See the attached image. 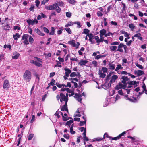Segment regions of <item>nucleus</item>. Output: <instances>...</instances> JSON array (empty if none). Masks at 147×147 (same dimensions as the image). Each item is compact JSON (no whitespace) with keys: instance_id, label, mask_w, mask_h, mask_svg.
<instances>
[{"instance_id":"nucleus-33","label":"nucleus","mask_w":147,"mask_h":147,"mask_svg":"<svg viewBox=\"0 0 147 147\" xmlns=\"http://www.w3.org/2000/svg\"><path fill=\"white\" fill-rule=\"evenodd\" d=\"M60 113L62 116L63 120L66 121L69 119V118L68 117H65L63 116L62 112H60Z\"/></svg>"},{"instance_id":"nucleus-16","label":"nucleus","mask_w":147,"mask_h":147,"mask_svg":"<svg viewBox=\"0 0 147 147\" xmlns=\"http://www.w3.org/2000/svg\"><path fill=\"white\" fill-rule=\"evenodd\" d=\"M61 110L62 111H68V110L67 109V103L65 102V104L61 108Z\"/></svg>"},{"instance_id":"nucleus-5","label":"nucleus","mask_w":147,"mask_h":147,"mask_svg":"<svg viewBox=\"0 0 147 147\" xmlns=\"http://www.w3.org/2000/svg\"><path fill=\"white\" fill-rule=\"evenodd\" d=\"M127 46L126 45H124L123 43H121L118 46V49L117 50L121 52H123V48L125 50Z\"/></svg>"},{"instance_id":"nucleus-20","label":"nucleus","mask_w":147,"mask_h":147,"mask_svg":"<svg viewBox=\"0 0 147 147\" xmlns=\"http://www.w3.org/2000/svg\"><path fill=\"white\" fill-rule=\"evenodd\" d=\"M135 37H137L138 39L141 40L142 39V38L141 36V35L140 33H138L134 35Z\"/></svg>"},{"instance_id":"nucleus-32","label":"nucleus","mask_w":147,"mask_h":147,"mask_svg":"<svg viewBox=\"0 0 147 147\" xmlns=\"http://www.w3.org/2000/svg\"><path fill=\"white\" fill-rule=\"evenodd\" d=\"M123 67L121 66V65L119 64L117 65V67H116V68L115 69V71H117L119 69H123Z\"/></svg>"},{"instance_id":"nucleus-52","label":"nucleus","mask_w":147,"mask_h":147,"mask_svg":"<svg viewBox=\"0 0 147 147\" xmlns=\"http://www.w3.org/2000/svg\"><path fill=\"white\" fill-rule=\"evenodd\" d=\"M43 30L45 32H46L47 33H48L49 32V30L46 27H43Z\"/></svg>"},{"instance_id":"nucleus-30","label":"nucleus","mask_w":147,"mask_h":147,"mask_svg":"<svg viewBox=\"0 0 147 147\" xmlns=\"http://www.w3.org/2000/svg\"><path fill=\"white\" fill-rule=\"evenodd\" d=\"M51 30L49 33V34L51 35H53L55 33V29L54 28L52 27Z\"/></svg>"},{"instance_id":"nucleus-6","label":"nucleus","mask_w":147,"mask_h":147,"mask_svg":"<svg viewBox=\"0 0 147 147\" xmlns=\"http://www.w3.org/2000/svg\"><path fill=\"white\" fill-rule=\"evenodd\" d=\"M82 95L80 93H76L75 94L74 97L76 100L80 103H81L82 99L81 98Z\"/></svg>"},{"instance_id":"nucleus-57","label":"nucleus","mask_w":147,"mask_h":147,"mask_svg":"<svg viewBox=\"0 0 147 147\" xmlns=\"http://www.w3.org/2000/svg\"><path fill=\"white\" fill-rule=\"evenodd\" d=\"M35 117L34 115H33L32 116V118L30 121V123H32L35 120Z\"/></svg>"},{"instance_id":"nucleus-38","label":"nucleus","mask_w":147,"mask_h":147,"mask_svg":"<svg viewBox=\"0 0 147 147\" xmlns=\"http://www.w3.org/2000/svg\"><path fill=\"white\" fill-rule=\"evenodd\" d=\"M119 84L120 85V86L121 88H123L125 89L126 86V84H123L122 82L119 83Z\"/></svg>"},{"instance_id":"nucleus-13","label":"nucleus","mask_w":147,"mask_h":147,"mask_svg":"<svg viewBox=\"0 0 147 147\" xmlns=\"http://www.w3.org/2000/svg\"><path fill=\"white\" fill-rule=\"evenodd\" d=\"M34 32L39 36H44V34L38 28L35 29Z\"/></svg>"},{"instance_id":"nucleus-60","label":"nucleus","mask_w":147,"mask_h":147,"mask_svg":"<svg viewBox=\"0 0 147 147\" xmlns=\"http://www.w3.org/2000/svg\"><path fill=\"white\" fill-rule=\"evenodd\" d=\"M115 92V91L114 90H111V92H110V96H112L113 95Z\"/></svg>"},{"instance_id":"nucleus-39","label":"nucleus","mask_w":147,"mask_h":147,"mask_svg":"<svg viewBox=\"0 0 147 147\" xmlns=\"http://www.w3.org/2000/svg\"><path fill=\"white\" fill-rule=\"evenodd\" d=\"M103 138H104V137L103 138L98 137L97 138H94L93 140V141H100L102 140Z\"/></svg>"},{"instance_id":"nucleus-56","label":"nucleus","mask_w":147,"mask_h":147,"mask_svg":"<svg viewBox=\"0 0 147 147\" xmlns=\"http://www.w3.org/2000/svg\"><path fill=\"white\" fill-rule=\"evenodd\" d=\"M120 97L118 95H117L116 96V97L115 98L114 102H115L118 100L120 99Z\"/></svg>"},{"instance_id":"nucleus-58","label":"nucleus","mask_w":147,"mask_h":147,"mask_svg":"<svg viewBox=\"0 0 147 147\" xmlns=\"http://www.w3.org/2000/svg\"><path fill=\"white\" fill-rule=\"evenodd\" d=\"M66 16L69 18H70L71 15V13L69 12H66Z\"/></svg>"},{"instance_id":"nucleus-7","label":"nucleus","mask_w":147,"mask_h":147,"mask_svg":"<svg viewBox=\"0 0 147 147\" xmlns=\"http://www.w3.org/2000/svg\"><path fill=\"white\" fill-rule=\"evenodd\" d=\"M28 35L25 34L22 37V40H23V42L26 45L29 44V42L28 40Z\"/></svg>"},{"instance_id":"nucleus-27","label":"nucleus","mask_w":147,"mask_h":147,"mask_svg":"<svg viewBox=\"0 0 147 147\" xmlns=\"http://www.w3.org/2000/svg\"><path fill=\"white\" fill-rule=\"evenodd\" d=\"M98 74L100 75V77L102 78H104L106 74L102 73V71L99 70V71Z\"/></svg>"},{"instance_id":"nucleus-4","label":"nucleus","mask_w":147,"mask_h":147,"mask_svg":"<svg viewBox=\"0 0 147 147\" xmlns=\"http://www.w3.org/2000/svg\"><path fill=\"white\" fill-rule=\"evenodd\" d=\"M60 101L62 102L64 101L65 102L67 103L68 101V99L67 97H66L65 95L63 93H61L60 94Z\"/></svg>"},{"instance_id":"nucleus-63","label":"nucleus","mask_w":147,"mask_h":147,"mask_svg":"<svg viewBox=\"0 0 147 147\" xmlns=\"http://www.w3.org/2000/svg\"><path fill=\"white\" fill-rule=\"evenodd\" d=\"M4 57V55L3 53H0V61L2 60Z\"/></svg>"},{"instance_id":"nucleus-64","label":"nucleus","mask_w":147,"mask_h":147,"mask_svg":"<svg viewBox=\"0 0 147 147\" xmlns=\"http://www.w3.org/2000/svg\"><path fill=\"white\" fill-rule=\"evenodd\" d=\"M97 14L98 16H102L103 15V14L100 11H98Z\"/></svg>"},{"instance_id":"nucleus-59","label":"nucleus","mask_w":147,"mask_h":147,"mask_svg":"<svg viewBox=\"0 0 147 147\" xmlns=\"http://www.w3.org/2000/svg\"><path fill=\"white\" fill-rule=\"evenodd\" d=\"M35 3L36 6L37 7H38L40 3L39 1L38 0H36L35 1Z\"/></svg>"},{"instance_id":"nucleus-10","label":"nucleus","mask_w":147,"mask_h":147,"mask_svg":"<svg viewBox=\"0 0 147 147\" xmlns=\"http://www.w3.org/2000/svg\"><path fill=\"white\" fill-rule=\"evenodd\" d=\"M135 75L138 76H140L144 74V73L143 71L140 70H135L134 71Z\"/></svg>"},{"instance_id":"nucleus-3","label":"nucleus","mask_w":147,"mask_h":147,"mask_svg":"<svg viewBox=\"0 0 147 147\" xmlns=\"http://www.w3.org/2000/svg\"><path fill=\"white\" fill-rule=\"evenodd\" d=\"M118 78V77L117 76L115 75H113L111 78V80L109 82V83L108 84V86H110L111 84L114 82Z\"/></svg>"},{"instance_id":"nucleus-29","label":"nucleus","mask_w":147,"mask_h":147,"mask_svg":"<svg viewBox=\"0 0 147 147\" xmlns=\"http://www.w3.org/2000/svg\"><path fill=\"white\" fill-rule=\"evenodd\" d=\"M55 80L53 79H52L51 82L49 84V86L47 87V88L48 89L50 85L52 86H53L55 84Z\"/></svg>"},{"instance_id":"nucleus-25","label":"nucleus","mask_w":147,"mask_h":147,"mask_svg":"<svg viewBox=\"0 0 147 147\" xmlns=\"http://www.w3.org/2000/svg\"><path fill=\"white\" fill-rule=\"evenodd\" d=\"M74 23L71 21L68 22L65 26V27H67L73 26L74 25Z\"/></svg>"},{"instance_id":"nucleus-46","label":"nucleus","mask_w":147,"mask_h":147,"mask_svg":"<svg viewBox=\"0 0 147 147\" xmlns=\"http://www.w3.org/2000/svg\"><path fill=\"white\" fill-rule=\"evenodd\" d=\"M11 28L8 24H7L5 26H4V29L5 30H7L10 29Z\"/></svg>"},{"instance_id":"nucleus-34","label":"nucleus","mask_w":147,"mask_h":147,"mask_svg":"<svg viewBox=\"0 0 147 147\" xmlns=\"http://www.w3.org/2000/svg\"><path fill=\"white\" fill-rule=\"evenodd\" d=\"M105 55H98L95 57V59H98L100 58L105 57Z\"/></svg>"},{"instance_id":"nucleus-12","label":"nucleus","mask_w":147,"mask_h":147,"mask_svg":"<svg viewBox=\"0 0 147 147\" xmlns=\"http://www.w3.org/2000/svg\"><path fill=\"white\" fill-rule=\"evenodd\" d=\"M64 70L65 71V76L67 77H69V75L71 72V70L69 68H66L64 69Z\"/></svg>"},{"instance_id":"nucleus-49","label":"nucleus","mask_w":147,"mask_h":147,"mask_svg":"<svg viewBox=\"0 0 147 147\" xmlns=\"http://www.w3.org/2000/svg\"><path fill=\"white\" fill-rule=\"evenodd\" d=\"M110 23L111 24L114 25L115 26H116L117 25V23L115 21H111L110 22Z\"/></svg>"},{"instance_id":"nucleus-26","label":"nucleus","mask_w":147,"mask_h":147,"mask_svg":"<svg viewBox=\"0 0 147 147\" xmlns=\"http://www.w3.org/2000/svg\"><path fill=\"white\" fill-rule=\"evenodd\" d=\"M20 35L18 33H17L16 34L13 35V37L14 40H17L20 37Z\"/></svg>"},{"instance_id":"nucleus-51","label":"nucleus","mask_w":147,"mask_h":147,"mask_svg":"<svg viewBox=\"0 0 147 147\" xmlns=\"http://www.w3.org/2000/svg\"><path fill=\"white\" fill-rule=\"evenodd\" d=\"M73 122V120H70L66 122V125H70Z\"/></svg>"},{"instance_id":"nucleus-2","label":"nucleus","mask_w":147,"mask_h":147,"mask_svg":"<svg viewBox=\"0 0 147 147\" xmlns=\"http://www.w3.org/2000/svg\"><path fill=\"white\" fill-rule=\"evenodd\" d=\"M58 7V5L57 3L54 4L52 5L45 6V8L47 10H53L56 9Z\"/></svg>"},{"instance_id":"nucleus-9","label":"nucleus","mask_w":147,"mask_h":147,"mask_svg":"<svg viewBox=\"0 0 147 147\" xmlns=\"http://www.w3.org/2000/svg\"><path fill=\"white\" fill-rule=\"evenodd\" d=\"M9 87V81L5 80L4 82L3 88L5 90H8Z\"/></svg>"},{"instance_id":"nucleus-45","label":"nucleus","mask_w":147,"mask_h":147,"mask_svg":"<svg viewBox=\"0 0 147 147\" xmlns=\"http://www.w3.org/2000/svg\"><path fill=\"white\" fill-rule=\"evenodd\" d=\"M74 24H77L78 25L77 27L78 28H80L81 27L80 25V22H76L74 23Z\"/></svg>"},{"instance_id":"nucleus-22","label":"nucleus","mask_w":147,"mask_h":147,"mask_svg":"<svg viewBox=\"0 0 147 147\" xmlns=\"http://www.w3.org/2000/svg\"><path fill=\"white\" fill-rule=\"evenodd\" d=\"M126 99L128 100H129L132 102H135L137 101L136 99L134 97H133L132 99H131L127 97V96H126Z\"/></svg>"},{"instance_id":"nucleus-62","label":"nucleus","mask_w":147,"mask_h":147,"mask_svg":"<svg viewBox=\"0 0 147 147\" xmlns=\"http://www.w3.org/2000/svg\"><path fill=\"white\" fill-rule=\"evenodd\" d=\"M124 36L125 37L127 38H130V37L128 34L126 32L124 34Z\"/></svg>"},{"instance_id":"nucleus-14","label":"nucleus","mask_w":147,"mask_h":147,"mask_svg":"<svg viewBox=\"0 0 147 147\" xmlns=\"http://www.w3.org/2000/svg\"><path fill=\"white\" fill-rule=\"evenodd\" d=\"M122 80L121 81L122 83L127 85L126 82L128 81V78L127 77L123 76L122 77Z\"/></svg>"},{"instance_id":"nucleus-17","label":"nucleus","mask_w":147,"mask_h":147,"mask_svg":"<svg viewBox=\"0 0 147 147\" xmlns=\"http://www.w3.org/2000/svg\"><path fill=\"white\" fill-rule=\"evenodd\" d=\"M87 36L89 38V40L92 42L94 37L93 34L92 33H90L89 34H87Z\"/></svg>"},{"instance_id":"nucleus-40","label":"nucleus","mask_w":147,"mask_h":147,"mask_svg":"<svg viewBox=\"0 0 147 147\" xmlns=\"http://www.w3.org/2000/svg\"><path fill=\"white\" fill-rule=\"evenodd\" d=\"M115 68V65H114L112 64L109 65V69H110L114 70Z\"/></svg>"},{"instance_id":"nucleus-1","label":"nucleus","mask_w":147,"mask_h":147,"mask_svg":"<svg viewBox=\"0 0 147 147\" xmlns=\"http://www.w3.org/2000/svg\"><path fill=\"white\" fill-rule=\"evenodd\" d=\"M23 79L26 82H29L31 79V73L29 71L26 70L23 75Z\"/></svg>"},{"instance_id":"nucleus-47","label":"nucleus","mask_w":147,"mask_h":147,"mask_svg":"<svg viewBox=\"0 0 147 147\" xmlns=\"http://www.w3.org/2000/svg\"><path fill=\"white\" fill-rule=\"evenodd\" d=\"M35 65L36 66H38L39 67H42V65L41 63L37 61L36 62Z\"/></svg>"},{"instance_id":"nucleus-41","label":"nucleus","mask_w":147,"mask_h":147,"mask_svg":"<svg viewBox=\"0 0 147 147\" xmlns=\"http://www.w3.org/2000/svg\"><path fill=\"white\" fill-rule=\"evenodd\" d=\"M136 65L137 67H138L140 69H143V67L141 65L139 64L138 63H136Z\"/></svg>"},{"instance_id":"nucleus-50","label":"nucleus","mask_w":147,"mask_h":147,"mask_svg":"<svg viewBox=\"0 0 147 147\" xmlns=\"http://www.w3.org/2000/svg\"><path fill=\"white\" fill-rule=\"evenodd\" d=\"M129 27L133 30L134 29V28L135 26L133 24H130L129 25Z\"/></svg>"},{"instance_id":"nucleus-37","label":"nucleus","mask_w":147,"mask_h":147,"mask_svg":"<svg viewBox=\"0 0 147 147\" xmlns=\"http://www.w3.org/2000/svg\"><path fill=\"white\" fill-rule=\"evenodd\" d=\"M28 40L30 43L31 44L33 43L34 41L33 38L31 36H29Z\"/></svg>"},{"instance_id":"nucleus-55","label":"nucleus","mask_w":147,"mask_h":147,"mask_svg":"<svg viewBox=\"0 0 147 147\" xmlns=\"http://www.w3.org/2000/svg\"><path fill=\"white\" fill-rule=\"evenodd\" d=\"M70 133L72 134H75V132L74 131H73V128H72V127H70Z\"/></svg>"},{"instance_id":"nucleus-48","label":"nucleus","mask_w":147,"mask_h":147,"mask_svg":"<svg viewBox=\"0 0 147 147\" xmlns=\"http://www.w3.org/2000/svg\"><path fill=\"white\" fill-rule=\"evenodd\" d=\"M80 43L79 42H77L76 43H74L73 46L75 47L77 49Z\"/></svg>"},{"instance_id":"nucleus-44","label":"nucleus","mask_w":147,"mask_h":147,"mask_svg":"<svg viewBox=\"0 0 147 147\" xmlns=\"http://www.w3.org/2000/svg\"><path fill=\"white\" fill-rule=\"evenodd\" d=\"M108 70L107 69L106 67H103L102 68V70L101 71H102L103 73H106Z\"/></svg>"},{"instance_id":"nucleus-21","label":"nucleus","mask_w":147,"mask_h":147,"mask_svg":"<svg viewBox=\"0 0 147 147\" xmlns=\"http://www.w3.org/2000/svg\"><path fill=\"white\" fill-rule=\"evenodd\" d=\"M86 131L85 130V131L83 132L82 134V135L84 138V140L86 141H88L89 140L87 137L86 136Z\"/></svg>"},{"instance_id":"nucleus-18","label":"nucleus","mask_w":147,"mask_h":147,"mask_svg":"<svg viewBox=\"0 0 147 147\" xmlns=\"http://www.w3.org/2000/svg\"><path fill=\"white\" fill-rule=\"evenodd\" d=\"M80 76V75L79 74L78 72H77V73H76L75 72H73L71 73L70 75V76L71 77H75L77 76Z\"/></svg>"},{"instance_id":"nucleus-43","label":"nucleus","mask_w":147,"mask_h":147,"mask_svg":"<svg viewBox=\"0 0 147 147\" xmlns=\"http://www.w3.org/2000/svg\"><path fill=\"white\" fill-rule=\"evenodd\" d=\"M130 84L131 85H133L136 86H137L138 83L135 81H131L130 82Z\"/></svg>"},{"instance_id":"nucleus-35","label":"nucleus","mask_w":147,"mask_h":147,"mask_svg":"<svg viewBox=\"0 0 147 147\" xmlns=\"http://www.w3.org/2000/svg\"><path fill=\"white\" fill-rule=\"evenodd\" d=\"M65 30L69 34H71V30L69 28H67H67H65Z\"/></svg>"},{"instance_id":"nucleus-61","label":"nucleus","mask_w":147,"mask_h":147,"mask_svg":"<svg viewBox=\"0 0 147 147\" xmlns=\"http://www.w3.org/2000/svg\"><path fill=\"white\" fill-rule=\"evenodd\" d=\"M58 4L61 7H64V3L62 1L58 2Z\"/></svg>"},{"instance_id":"nucleus-15","label":"nucleus","mask_w":147,"mask_h":147,"mask_svg":"<svg viewBox=\"0 0 147 147\" xmlns=\"http://www.w3.org/2000/svg\"><path fill=\"white\" fill-rule=\"evenodd\" d=\"M88 62L87 60H81L79 63V65L81 66H83L85 65Z\"/></svg>"},{"instance_id":"nucleus-28","label":"nucleus","mask_w":147,"mask_h":147,"mask_svg":"<svg viewBox=\"0 0 147 147\" xmlns=\"http://www.w3.org/2000/svg\"><path fill=\"white\" fill-rule=\"evenodd\" d=\"M106 31L105 30V29H102V30H101L100 31V35H104L105 36V35L106 33Z\"/></svg>"},{"instance_id":"nucleus-19","label":"nucleus","mask_w":147,"mask_h":147,"mask_svg":"<svg viewBox=\"0 0 147 147\" xmlns=\"http://www.w3.org/2000/svg\"><path fill=\"white\" fill-rule=\"evenodd\" d=\"M67 92L71 93V94H69V96H73L74 95V91L71 90L69 88H67L66 90Z\"/></svg>"},{"instance_id":"nucleus-11","label":"nucleus","mask_w":147,"mask_h":147,"mask_svg":"<svg viewBox=\"0 0 147 147\" xmlns=\"http://www.w3.org/2000/svg\"><path fill=\"white\" fill-rule=\"evenodd\" d=\"M20 55V54L19 53L16 51H15L13 53L12 57L13 59H17L19 57Z\"/></svg>"},{"instance_id":"nucleus-8","label":"nucleus","mask_w":147,"mask_h":147,"mask_svg":"<svg viewBox=\"0 0 147 147\" xmlns=\"http://www.w3.org/2000/svg\"><path fill=\"white\" fill-rule=\"evenodd\" d=\"M27 22L28 24L29 25H33L35 23L36 24L38 23V21L37 20L35 19L34 20L30 19H29L27 20Z\"/></svg>"},{"instance_id":"nucleus-54","label":"nucleus","mask_w":147,"mask_h":147,"mask_svg":"<svg viewBox=\"0 0 147 147\" xmlns=\"http://www.w3.org/2000/svg\"><path fill=\"white\" fill-rule=\"evenodd\" d=\"M34 134H30L28 136V140H31Z\"/></svg>"},{"instance_id":"nucleus-31","label":"nucleus","mask_w":147,"mask_h":147,"mask_svg":"<svg viewBox=\"0 0 147 147\" xmlns=\"http://www.w3.org/2000/svg\"><path fill=\"white\" fill-rule=\"evenodd\" d=\"M89 32L90 30L88 29H84L83 30V32H82V34H84L87 35L89 34Z\"/></svg>"},{"instance_id":"nucleus-36","label":"nucleus","mask_w":147,"mask_h":147,"mask_svg":"<svg viewBox=\"0 0 147 147\" xmlns=\"http://www.w3.org/2000/svg\"><path fill=\"white\" fill-rule=\"evenodd\" d=\"M120 138L119 137V136H117L116 137H115L113 138L112 137H109V139L110 140H118Z\"/></svg>"},{"instance_id":"nucleus-42","label":"nucleus","mask_w":147,"mask_h":147,"mask_svg":"<svg viewBox=\"0 0 147 147\" xmlns=\"http://www.w3.org/2000/svg\"><path fill=\"white\" fill-rule=\"evenodd\" d=\"M95 39L96 40L97 43H100L101 42L100 39L99 38L98 36H96L94 37Z\"/></svg>"},{"instance_id":"nucleus-53","label":"nucleus","mask_w":147,"mask_h":147,"mask_svg":"<svg viewBox=\"0 0 147 147\" xmlns=\"http://www.w3.org/2000/svg\"><path fill=\"white\" fill-rule=\"evenodd\" d=\"M67 1L71 4H74L75 3V1L74 0H67Z\"/></svg>"},{"instance_id":"nucleus-24","label":"nucleus","mask_w":147,"mask_h":147,"mask_svg":"<svg viewBox=\"0 0 147 147\" xmlns=\"http://www.w3.org/2000/svg\"><path fill=\"white\" fill-rule=\"evenodd\" d=\"M110 49L113 51H117V47L115 46H110L109 47Z\"/></svg>"},{"instance_id":"nucleus-23","label":"nucleus","mask_w":147,"mask_h":147,"mask_svg":"<svg viewBox=\"0 0 147 147\" xmlns=\"http://www.w3.org/2000/svg\"><path fill=\"white\" fill-rule=\"evenodd\" d=\"M46 16L43 13H41V15H38L37 17V19L38 20H40L42 18H46Z\"/></svg>"}]
</instances>
